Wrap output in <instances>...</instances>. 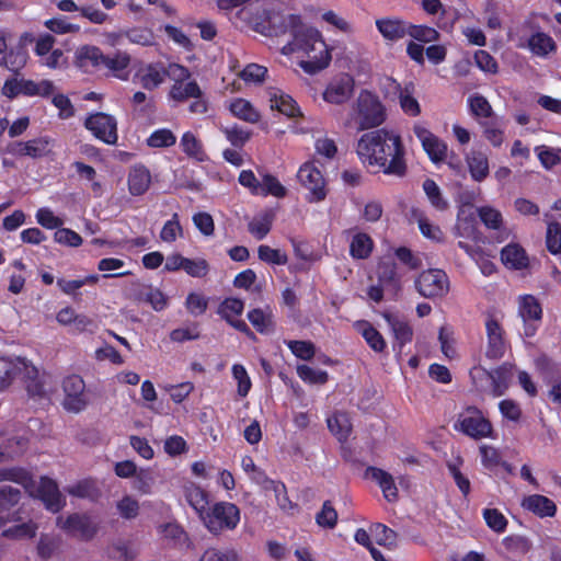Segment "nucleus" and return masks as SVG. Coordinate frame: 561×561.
<instances>
[{
	"label": "nucleus",
	"instance_id": "1",
	"mask_svg": "<svg viewBox=\"0 0 561 561\" xmlns=\"http://www.w3.org/2000/svg\"><path fill=\"white\" fill-rule=\"evenodd\" d=\"M356 153L364 165L375 169L374 173L403 178L408 172L402 138L386 128L363 134L357 141Z\"/></svg>",
	"mask_w": 561,
	"mask_h": 561
},
{
	"label": "nucleus",
	"instance_id": "2",
	"mask_svg": "<svg viewBox=\"0 0 561 561\" xmlns=\"http://www.w3.org/2000/svg\"><path fill=\"white\" fill-rule=\"evenodd\" d=\"M453 428L474 440L493 437V425L485 413L476 405H466L458 414Z\"/></svg>",
	"mask_w": 561,
	"mask_h": 561
},
{
	"label": "nucleus",
	"instance_id": "3",
	"mask_svg": "<svg viewBox=\"0 0 561 561\" xmlns=\"http://www.w3.org/2000/svg\"><path fill=\"white\" fill-rule=\"evenodd\" d=\"M206 529L218 536L237 528L240 523V510L231 502H217L201 518Z\"/></svg>",
	"mask_w": 561,
	"mask_h": 561
},
{
	"label": "nucleus",
	"instance_id": "4",
	"mask_svg": "<svg viewBox=\"0 0 561 561\" xmlns=\"http://www.w3.org/2000/svg\"><path fill=\"white\" fill-rule=\"evenodd\" d=\"M358 115V129L366 130L377 128L387 118L386 108L378 95L369 90H362L356 100Z\"/></svg>",
	"mask_w": 561,
	"mask_h": 561
},
{
	"label": "nucleus",
	"instance_id": "5",
	"mask_svg": "<svg viewBox=\"0 0 561 561\" xmlns=\"http://www.w3.org/2000/svg\"><path fill=\"white\" fill-rule=\"evenodd\" d=\"M417 293L427 299H442L449 291V278L440 268L423 271L414 282Z\"/></svg>",
	"mask_w": 561,
	"mask_h": 561
},
{
	"label": "nucleus",
	"instance_id": "6",
	"mask_svg": "<svg viewBox=\"0 0 561 561\" xmlns=\"http://www.w3.org/2000/svg\"><path fill=\"white\" fill-rule=\"evenodd\" d=\"M297 178L300 184L309 191L306 196L309 203H319L325 199L327 182L319 168L316 167L313 161L305 162L297 172Z\"/></svg>",
	"mask_w": 561,
	"mask_h": 561
},
{
	"label": "nucleus",
	"instance_id": "7",
	"mask_svg": "<svg viewBox=\"0 0 561 561\" xmlns=\"http://www.w3.org/2000/svg\"><path fill=\"white\" fill-rule=\"evenodd\" d=\"M83 125L98 140L106 145H116L117 121L113 115L103 112L92 113L84 119Z\"/></svg>",
	"mask_w": 561,
	"mask_h": 561
},
{
	"label": "nucleus",
	"instance_id": "8",
	"mask_svg": "<svg viewBox=\"0 0 561 561\" xmlns=\"http://www.w3.org/2000/svg\"><path fill=\"white\" fill-rule=\"evenodd\" d=\"M313 46L306 54L307 59L300 61L302 70L316 75L327 68L332 59L331 51L320 32H313Z\"/></svg>",
	"mask_w": 561,
	"mask_h": 561
},
{
	"label": "nucleus",
	"instance_id": "9",
	"mask_svg": "<svg viewBox=\"0 0 561 561\" xmlns=\"http://www.w3.org/2000/svg\"><path fill=\"white\" fill-rule=\"evenodd\" d=\"M57 525L68 535L78 537L82 541H90L99 530L89 515L79 513L70 514L65 520L61 516L57 517Z\"/></svg>",
	"mask_w": 561,
	"mask_h": 561
},
{
	"label": "nucleus",
	"instance_id": "10",
	"mask_svg": "<svg viewBox=\"0 0 561 561\" xmlns=\"http://www.w3.org/2000/svg\"><path fill=\"white\" fill-rule=\"evenodd\" d=\"M62 389L65 392L62 402L65 410L79 413L87 408L85 383L81 376L75 374L67 376L62 381Z\"/></svg>",
	"mask_w": 561,
	"mask_h": 561
},
{
	"label": "nucleus",
	"instance_id": "11",
	"mask_svg": "<svg viewBox=\"0 0 561 561\" xmlns=\"http://www.w3.org/2000/svg\"><path fill=\"white\" fill-rule=\"evenodd\" d=\"M413 133L421 141L424 151L433 163L438 164L447 160L448 146L444 140L419 124L413 126Z\"/></svg>",
	"mask_w": 561,
	"mask_h": 561
},
{
	"label": "nucleus",
	"instance_id": "12",
	"mask_svg": "<svg viewBox=\"0 0 561 561\" xmlns=\"http://www.w3.org/2000/svg\"><path fill=\"white\" fill-rule=\"evenodd\" d=\"M244 301L236 297L225 298L217 308V314L237 331L250 337H255L248 324L238 319L243 313Z\"/></svg>",
	"mask_w": 561,
	"mask_h": 561
},
{
	"label": "nucleus",
	"instance_id": "13",
	"mask_svg": "<svg viewBox=\"0 0 561 561\" xmlns=\"http://www.w3.org/2000/svg\"><path fill=\"white\" fill-rule=\"evenodd\" d=\"M31 495L39 499L51 513L60 512L66 505V499L60 493L58 484L48 477L41 478L39 484L34 485Z\"/></svg>",
	"mask_w": 561,
	"mask_h": 561
},
{
	"label": "nucleus",
	"instance_id": "14",
	"mask_svg": "<svg viewBox=\"0 0 561 561\" xmlns=\"http://www.w3.org/2000/svg\"><path fill=\"white\" fill-rule=\"evenodd\" d=\"M518 312L524 321L525 336H534L537 332L538 323L542 318V308L540 302L533 295L522 296L519 299Z\"/></svg>",
	"mask_w": 561,
	"mask_h": 561
},
{
	"label": "nucleus",
	"instance_id": "15",
	"mask_svg": "<svg viewBox=\"0 0 561 561\" xmlns=\"http://www.w3.org/2000/svg\"><path fill=\"white\" fill-rule=\"evenodd\" d=\"M266 23L265 35L282 36L289 33L294 38L296 31H298L302 24V20L298 14L284 15L282 13L272 12L268 14Z\"/></svg>",
	"mask_w": 561,
	"mask_h": 561
},
{
	"label": "nucleus",
	"instance_id": "16",
	"mask_svg": "<svg viewBox=\"0 0 561 561\" xmlns=\"http://www.w3.org/2000/svg\"><path fill=\"white\" fill-rule=\"evenodd\" d=\"M354 85L353 77L343 73L329 82L322 93L323 100L331 104H343L351 99Z\"/></svg>",
	"mask_w": 561,
	"mask_h": 561
},
{
	"label": "nucleus",
	"instance_id": "17",
	"mask_svg": "<svg viewBox=\"0 0 561 561\" xmlns=\"http://www.w3.org/2000/svg\"><path fill=\"white\" fill-rule=\"evenodd\" d=\"M385 320L391 329L393 335L392 351L401 355L407 344L413 340V328L409 321L400 319L391 313L383 314Z\"/></svg>",
	"mask_w": 561,
	"mask_h": 561
},
{
	"label": "nucleus",
	"instance_id": "18",
	"mask_svg": "<svg viewBox=\"0 0 561 561\" xmlns=\"http://www.w3.org/2000/svg\"><path fill=\"white\" fill-rule=\"evenodd\" d=\"M485 330L488 336L486 357L491 359L502 358L506 351L503 328L499 321L491 316L485 321Z\"/></svg>",
	"mask_w": 561,
	"mask_h": 561
},
{
	"label": "nucleus",
	"instance_id": "19",
	"mask_svg": "<svg viewBox=\"0 0 561 561\" xmlns=\"http://www.w3.org/2000/svg\"><path fill=\"white\" fill-rule=\"evenodd\" d=\"M50 139L38 137L27 141H15L10 145L9 152L16 157L43 158L48 154Z\"/></svg>",
	"mask_w": 561,
	"mask_h": 561
},
{
	"label": "nucleus",
	"instance_id": "20",
	"mask_svg": "<svg viewBox=\"0 0 561 561\" xmlns=\"http://www.w3.org/2000/svg\"><path fill=\"white\" fill-rule=\"evenodd\" d=\"M476 373H482L491 380L493 397H501L508 389L510 381L513 376V367L511 365L503 364L493 371H488L483 368H474L470 373L472 378H474Z\"/></svg>",
	"mask_w": 561,
	"mask_h": 561
},
{
	"label": "nucleus",
	"instance_id": "21",
	"mask_svg": "<svg viewBox=\"0 0 561 561\" xmlns=\"http://www.w3.org/2000/svg\"><path fill=\"white\" fill-rule=\"evenodd\" d=\"M378 284L386 287V291L397 297L401 291V277L393 261H380L377 265Z\"/></svg>",
	"mask_w": 561,
	"mask_h": 561
},
{
	"label": "nucleus",
	"instance_id": "22",
	"mask_svg": "<svg viewBox=\"0 0 561 561\" xmlns=\"http://www.w3.org/2000/svg\"><path fill=\"white\" fill-rule=\"evenodd\" d=\"M102 60H104V53L95 45H82L75 53V65L83 71L101 70Z\"/></svg>",
	"mask_w": 561,
	"mask_h": 561
},
{
	"label": "nucleus",
	"instance_id": "23",
	"mask_svg": "<svg viewBox=\"0 0 561 561\" xmlns=\"http://www.w3.org/2000/svg\"><path fill=\"white\" fill-rule=\"evenodd\" d=\"M364 477L375 481L382 491L383 497L388 502H396L399 497L398 488L393 477L383 469L369 466L366 468Z\"/></svg>",
	"mask_w": 561,
	"mask_h": 561
},
{
	"label": "nucleus",
	"instance_id": "24",
	"mask_svg": "<svg viewBox=\"0 0 561 561\" xmlns=\"http://www.w3.org/2000/svg\"><path fill=\"white\" fill-rule=\"evenodd\" d=\"M127 184L130 195H144L151 184V173L149 169L140 163L133 165L128 172Z\"/></svg>",
	"mask_w": 561,
	"mask_h": 561
},
{
	"label": "nucleus",
	"instance_id": "25",
	"mask_svg": "<svg viewBox=\"0 0 561 561\" xmlns=\"http://www.w3.org/2000/svg\"><path fill=\"white\" fill-rule=\"evenodd\" d=\"M520 505L525 511L531 512L541 518L552 517L557 513V505L554 502L541 494L525 496Z\"/></svg>",
	"mask_w": 561,
	"mask_h": 561
},
{
	"label": "nucleus",
	"instance_id": "26",
	"mask_svg": "<svg viewBox=\"0 0 561 561\" xmlns=\"http://www.w3.org/2000/svg\"><path fill=\"white\" fill-rule=\"evenodd\" d=\"M501 261L510 270L520 271L529 265L525 249L518 243H510L501 250Z\"/></svg>",
	"mask_w": 561,
	"mask_h": 561
},
{
	"label": "nucleus",
	"instance_id": "27",
	"mask_svg": "<svg viewBox=\"0 0 561 561\" xmlns=\"http://www.w3.org/2000/svg\"><path fill=\"white\" fill-rule=\"evenodd\" d=\"M526 47L534 56L542 58L551 53H556L558 48L556 41L548 33L542 31L533 33L527 39Z\"/></svg>",
	"mask_w": 561,
	"mask_h": 561
},
{
	"label": "nucleus",
	"instance_id": "28",
	"mask_svg": "<svg viewBox=\"0 0 561 561\" xmlns=\"http://www.w3.org/2000/svg\"><path fill=\"white\" fill-rule=\"evenodd\" d=\"M131 61L127 51L116 50L113 55H105L102 60V69H106L113 77L125 80L127 78L125 71Z\"/></svg>",
	"mask_w": 561,
	"mask_h": 561
},
{
	"label": "nucleus",
	"instance_id": "29",
	"mask_svg": "<svg viewBox=\"0 0 561 561\" xmlns=\"http://www.w3.org/2000/svg\"><path fill=\"white\" fill-rule=\"evenodd\" d=\"M184 496L188 505L196 512L199 518L208 507V494L193 482L184 485Z\"/></svg>",
	"mask_w": 561,
	"mask_h": 561
},
{
	"label": "nucleus",
	"instance_id": "30",
	"mask_svg": "<svg viewBox=\"0 0 561 561\" xmlns=\"http://www.w3.org/2000/svg\"><path fill=\"white\" fill-rule=\"evenodd\" d=\"M398 100L402 112L410 116L416 117L421 114V105L416 98H414V83H405L404 87L398 84Z\"/></svg>",
	"mask_w": 561,
	"mask_h": 561
},
{
	"label": "nucleus",
	"instance_id": "31",
	"mask_svg": "<svg viewBox=\"0 0 561 561\" xmlns=\"http://www.w3.org/2000/svg\"><path fill=\"white\" fill-rule=\"evenodd\" d=\"M327 423L330 432L339 442L344 443L348 439L352 433V423L347 413L336 411L327 419Z\"/></svg>",
	"mask_w": 561,
	"mask_h": 561
},
{
	"label": "nucleus",
	"instance_id": "32",
	"mask_svg": "<svg viewBox=\"0 0 561 561\" xmlns=\"http://www.w3.org/2000/svg\"><path fill=\"white\" fill-rule=\"evenodd\" d=\"M169 99L183 103L190 99H198L203 96V91L195 80L173 83L169 90Z\"/></svg>",
	"mask_w": 561,
	"mask_h": 561
},
{
	"label": "nucleus",
	"instance_id": "33",
	"mask_svg": "<svg viewBox=\"0 0 561 561\" xmlns=\"http://www.w3.org/2000/svg\"><path fill=\"white\" fill-rule=\"evenodd\" d=\"M182 151L190 158L197 162H205L208 156L204 149L202 141L192 131H185L180 141Z\"/></svg>",
	"mask_w": 561,
	"mask_h": 561
},
{
	"label": "nucleus",
	"instance_id": "34",
	"mask_svg": "<svg viewBox=\"0 0 561 561\" xmlns=\"http://www.w3.org/2000/svg\"><path fill=\"white\" fill-rule=\"evenodd\" d=\"M21 492L16 488L0 486V526L11 520V510L19 503Z\"/></svg>",
	"mask_w": 561,
	"mask_h": 561
},
{
	"label": "nucleus",
	"instance_id": "35",
	"mask_svg": "<svg viewBox=\"0 0 561 561\" xmlns=\"http://www.w3.org/2000/svg\"><path fill=\"white\" fill-rule=\"evenodd\" d=\"M253 328L261 334H268L274 330L273 312L270 307L266 309L254 308L247 314Z\"/></svg>",
	"mask_w": 561,
	"mask_h": 561
},
{
	"label": "nucleus",
	"instance_id": "36",
	"mask_svg": "<svg viewBox=\"0 0 561 561\" xmlns=\"http://www.w3.org/2000/svg\"><path fill=\"white\" fill-rule=\"evenodd\" d=\"M375 248L374 240L366 232H357L350 243V255L355 260L368 259Z\"/></svg>",
	"mask_w": 561,
	"mask_h": 561
},
{
	"label": "nucleus",
	"instance_id": "37",
	"mask_svg": "<svg viewBox=\"0 0 561 561\" xmlns=\"http://www.w3.org/2000/svg\"><path fill=\"white\" fill-rule=\"evenodd\" d=\"M229 111L234 117L251 124L257 123L261 118L260 112L252 103L242 98L232 100L229 104Z\"/></svg>",
	"mask_w": 561,
	"mask_h": 561
},
{
	"label": "nucleus",
	"instance_id": "38",
	"mask_svg": "<svg viewBox=\"0 0 561 561\" xmlns=\"http://www.w3.org/2000/svg\"><path fill=\"white\" fill-rule=\"evenodd\" d=\"M358 331L367 345L376 353H382L387 348V342L382 334L368 321L357 323Z\"/></svg>",
	"mask_w": 561,
	"mask_h": 561
},
{
	"label": "nucleus",
	"instance_id": "39",
	"mask_svg": "<svg viewBox=\"0 0 561 561\" xmlns=\"http://www.w3.org/2000/svg\"><path fill=\"white\" fill-rule=\"evenodd\" d=\"M377 30L389 41L403 38L408 33V23L400 20L379 19L376 21Z\"/></svg>",
	"mask_w": 561,
	"mask_h": 561
},
{
	"label": "nucleus",
	"instance_id": "40",
	"mask_svg": "<svg viewBox=\"0 0 561 561\" xmlns=\"http://www.w3.org/2000/svg\"><path fill=\"white\" fill-rule=\"evenodd\" d=\"M271 107L277 110L287 117L300 116V108L297 102L288 94L277 91L271 93Z\"/></svg>",
	"mask_w": 561,
	"mask_h": 561
},
{
	"label": "nucleus",
	"instance_id": "41",
	"mask_svg": "<svg viewBox=\"0 0 561 561\" xmlns=\"http://www.w3.org/2000/svg\"><path fill=\"white\" fill-rule=\"evenodd\" d=\"M266 488L274 492L277 505L283 512L293 515L298 510V505L290 501L284 482L267 479Z\"/></svg>",
	"mask_w": 561,
	"mask_h": 561
},
{
	"label": "nucleus",
	"instance_id": "42",
	"mask_svg": "<svg viewBox=\"0 0 561 561\" xmlns=\"http://www.w3.org/2000/svg\"><path fill=\"white\" fill-rule=\"evenodd\" d=\"M0 481H13L21 484L26 490V492L33 494L35 481L32 474L23 468L0 469Z\"/></svg>",
	"mask_w": 561,
	"mask_h": 561
},
{
	"label": "nucleus",
	"instance_id": "43",
	"mask_svg": "<svg viewBox=\"0 0 561 561\" xmlns=\"http://www.w3.org/2000/svg\"><path fill=\"white\" fill-rule=\"evenodd\" d=\"M467 163L471 178L481 182L489 175V160L485 153L481 151H472L467 157Z\"/></svg>",
	"mask_w": 561,
	"mask_h": 561
},
{
	"label": "nucleus",
	"instance_id": "44",
	"mask_svg": "<svg viewBox=\"0 0 561 561\" xmlns=\"http://www.w3.org/2000/svg\"><path fill=\"white\" fill-rule=\"evenodd\" d=\"M165 79L164 66L161 62L149 64L140 77V84L146 90L157 89Z\"/></svg>",
	"mask_w": 561,
	"mask_h": 561
},
{
	"label": "nucleus",
	"instance_id": "45",
	"mask_svg": "<svg viewBox=\"0 0 561 561\" xmlns=\"http://www.w3.org/2000/svg\"><path fill=\"white\" fill-rule=\"evenodd\" d=\"M313 32H319L317 28L311 26H306L304 23L296 31V34L291 42L289 43L291 51H300L302 54H307L309 48L313 46Z\"/></svg>",
	"mask_w": 561,
	"mask_h": 561
},
{
	"label": "nucleus",
	"instance_id": "46",
	"mask_svg": "<svg viewBox=\"0 0 561 561\" xmlns=\"http://www.w3.org/2000/svg\"><path fill=\"white\" fill-rule=\"evenodd\" d=\"M136 299L149 304L156 311L163 310L168 305L165 295L152 286H142L137 293Z\"/></svg>",
	"mask_w": 561,
	"mask_h": 561
},
{
	"label": "nucleus",
	"instance_id": "47",
	"mask_svg": "<svg viewBox=\"0 0 561 561\" xmlns=\"http://www.w3.org/2000/svg\"><path fill=\"white\" fill-rule=\"evenodd\" d=\"M274 213L272 210H266L260 215L259 218H254L249 222L248 229L249 232L256 239H264L272 229V225L274 221Z\"/></svg>",
	"mask_w": 561,
	"mask_h": 561
},
{
	"label": "nucleus",
	"instance_id": "48",
	"mask_svg": "<svg viewBox=\"0 0 561 561\" xmlns=\"http://www.w3.org/2000/svg\"><path fill=\"white\" fill-rule=\"evenodd\" d=\"M422 187L431 205L436 210L444 211L448 208V202L444 198L439 186L434 180L426 179Z\"/></svg>",
	"mask_w": 561,
	"mask_h": 561
},
{
	"label": "nucleus",
	"instance_id": "49",
	"mask_svg": "<svg viewBox=\"0 0 561 561\" xmlns=\"http://www.w3.org/2000/svg\"><path fill=\"white\" fill-rule=\"evenodd\" d=\"M287 194L286 187L279 182V180L272 174H264L260 183L259 195L268 196L272 195L277 198H283Z\"/></svg>",
	"mask_w": 561,
	"mask_h": 561
},
{
	"label": "nucleus",
	"instance_id": "50",
	"mask_svg": "<svg viewBox=\"0 0 561 561\" xmlns=\"http://www.w3.org/2000/svg\"><path fill=\"white\" fill-rule=\"evenodd\" d=\"M176 142V136L169 128H159L147 138V146L150 148H169Z\"/></svg>",
	"mask_w": 561,
	"mask_h": 561
},
{
	"label": "nucleus",
	"instance_id": "51",
	"mask_svg": "<svg viewBox=\"0 0 561 561\" xmlns=\"http://www.w3.org/2000/svg\"><path fill=\"white\" fill-rule=\"evenodd\" d=\"M413 39L420 43H433L439 39V33L434 27L427 25H416L408 23V33Z\"/></svg>",
	"mask_w": 561,
	"mask_h": 561
},
{
	"label": "nucleus",
	"instance_id": "52",
	"mask_svg": "<svg viewBox=\"0 0 561 561\" xmlns=\"http://www.w3.org/2000/svg\"><path fill=\"white\" fill-rule=\"evenodd\" d=\"M337 512L331 501H324L320 512L316 514V523L324 529H333L337 524Z\"/></svg>",
	"mask_w": 561,
	"mask_h": 561
},
{
	"label": "nucleus",
	"instance_id": "53",
	"mask_svg": "<svg viewBox=\"0 0 561 561\" xmlns=\"http://www.w3.org/2000/svg\"><path fill=\"white\" fill-rule=\"evenodd\" d=\"M44 26L50 32L59 35L78 33L80 31L79 25L70 23L68 18L64 15L46 20L44 22Z\"/></svg>",
	"mask_w": 561,
	"mask_h": 561
},
{
	"label": "nucleus",
	"instance_id": "54",
	"mask_svg": "<svg viewBox=\"0 0 561 561\" xmlns=\"http://www.w3.org/2000/svg\"><path fill=\"white\" fill-rule=\"evenodd\" d=\"M541 165L546 170H551L561 163V148H550L547 146H539L535 148Z\"/></svg>",
	"mask_w": 561,
	"mask_h": 561
},
{
	"label": "nucleus",
	"instance_id": "55",
	"mask_svg": "<svg viewBox=\"0 0 561 561\" xmlns=\"http://www.w3.org/2000/svg\"><path fill=\"white\" fill-rule=\"evenodd\" d=\"M298 377L310 385H324L329 380V375L325 370L314 369L308 365H299L297 367Z\"/></svg>",
	"mask_w": 561,
	"mask_h": 561
},
{
	"label": "nucleus",
	"instance_id": "56",
	"mask_svg": "<svg viewBox=\"0 0 561 561\" xmlns=\"http://www.w3.org/2000/svg\"><path fill=\"white\" fill-rule=\"evenodd\" d=\"M284 343L297 358L302 360H311L316 354V347L311 341L288 340Z\"/></svg>",
	"mask_w": 561,
	"mask_h": 561
},
{
	"label": "nucleus",
	"instance_id": "57",
	"mask_svg": "<svg viewBox=\"0 0 561 561\" xmlns=\"http://www.w3.org/2000/svg\"><path fill=\"white\" fill-rule=\"evenodd\" d=\"M461 213H463V210L458 214L457 225L455 228L456 236L473 240L477 239L478 229L474 215L470 214L469 216L461 218Z\"/></svg>",
	"mask_w": 561,
	"mask_h": 561
},
{
	"label": "nucleus",
	"instance_id": "58",
	"mask_svg": "<svg viewBox=\"0 0 561 561\" xmlns=\"http://www.w3.org/2000/svg\"><path fill=\"white\" fill-rule=\"evenodd\" d=\"M18 365L7 358L0 357V391L8 389L19 373Z\"/></svg>",
	"mask_w": 561,
	"mask_h": 561
},
{
	"label": "nucleus",
	"instance_id": "59",
	"mask_svg": "<svg viewBox=\"0 0 561 561\" xmlns=\"http://www.w3.org/2000/svg\"><path fill=\"white\" fill-rule=\"evenodd\" d=\"M546 248L553 254H561V224L551 221L547 226Z\"/></svg>",
	"mask_w": 561,
	"mask_h": 561
},
{
	"label": "nucleus",
	"instance_id": "60",
	"mask_svg": "<svg viewBox=\"0 0 561 561\" xmlns=\"http://www.w3.org/2000/svg\"><path fill=\"white\" fill-rule=\"evenodd\" d=\"M468 105L474 117L489 118L493 115V110L489 101L481 94L470 95Z\"/></svg>",
	"mask_w": 561,
	"mask_h": 561
},
{
	"label": "nucleus",
	"instance_id": "61",
	"mask_svg": "<svg viewBox=\"0 0 561 561\" xmlns=\"http://www.w3.org/2000/svg\"><path fill=\"white\" fill-rule=\"evenodd\" d=\"M257 257L267 264L285 265L288 262V256L280 250L273 249L270 245L261 244L257 248Z\"/></svg>",
	"mask_w": 561,
	"mask_h": 561
},
{
	"label": "nucleus",
	"instance_id": "62",
	"mask_svg": "<svg viewBox=\"0 0 561 561\" xmlns=\"http://www.w3.org/2000/svg\"><path fill=\"white\" fill-rule=\"evenodd\" d=\"M183 234V228L180 224L179 214L174 213L172 218L167 220L160 231V239L163 242L172 243L179 236Z\"/></svg>",
	"mask_w": 561,
	"mask_h": 561
},
{
	"label": "nucleus",
	"instance_id": "63",
	"mask_svg": "<svg viewBox=\"0 0 561 561\" xmlns=\"http://www.w3.org/2000/svg\"><path fill=\"white\" fill-rule=\"evenodd\" d=\"M66 492L80 499H93L98 495V488L93 481L84 479L66 488Z\"/></svg>",
	"mask_w": 561,
	"mask_h": 561
},
{
	"label": "nucleus",
	"instance_id": "64",
	"mask_svg": "<svg viewBox=\"0 0 561 561\" xmlns=\"http://www.w3.org/2000/svg\"><path fill=\"white\" fill-rule=\"evenodd\" d=\"M222 131L227 140L236 148H242L251 138V133L237 124L226 127Z\"/></svg>",
	"mask_w": 561,
	"mask_h": 561
}]
</instances>
